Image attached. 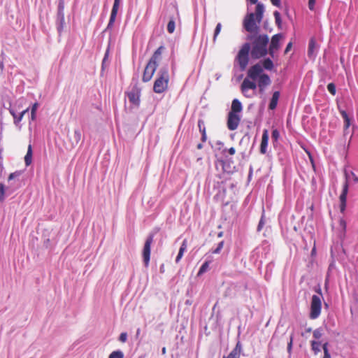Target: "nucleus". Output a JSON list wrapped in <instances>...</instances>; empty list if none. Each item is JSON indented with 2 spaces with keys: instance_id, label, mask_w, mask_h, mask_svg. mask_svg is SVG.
<instances>
[{
  "instance_id": "nucleus-1",
  "label": "nucleus",
  "mask_w": 358,
  "mask_h": 358,
  "mask_svg": "<svg viewBox=\"0 0 358 358\" xmlns=\"http://www.w3.org/2000/svg\"><path fill=\"white\" fill-rule=\"evenodd\" d=\"M247 40L250 41L251 57L257 59L266 55L268 37L266 34L249 35Z\"/></svg>"
},
{
  "instance_id": "nucleus-2",
  "label": "nucleus",
  "mask_w": 358,
  "mask_h": 358,
  "mask_svg": "<svg viewBox=\"0 0 358 358\" xmlns=\"http://www.w3.org/2000/svg\"><path fill=\"white\" fill-rule=\"evenodd\" d=\"M264 12V5L257 3L255 8V13H248L243 20V27L249 33L257 34L259 30V24L263 19Z\"/></svg>"
},
{
  "instance_id": "nucleus-3",
  "label": "nucleus",
  "mask_w": 358,
  "mask_h": 358,
  "mask_svg": "<svg viewBox=\"0 0 358 358\" xmlns=\"http://www.w3.org/2000/svg\"><path fill=\"white\" fill-rule=\"evenodd\" d=\"M169 82V75L168 69L166 68L160 69L158 77L154 83V92L157 94L163 93L168 89Z\"/></svg>"
},
{
  "instance_id": "nucleus-4",
  "label": "nucleus",
  "mask_w": 358,
  "mask_h": 358,
  "mask_svg": "<svg viewBox=\"0 0 358 358\" xmlns=\"http://www.w3.org/2000/svg\"><path fill=\"white\" fill-rule=\"evenodd\" d=\"M317 292H318L319 295H313L311 299L310 311L309 313V317L311 320L317 319L321 313V298L322 296V294L320 288H319Z\"/></svg>"
},
{
  "instance_id": "nucleus-5",
  "label": "nucleus",
  "mask_w": 358,
  "mask_h": 358,
  "mask_svg": "<svg viewBox=\"0 0 358 358\" xmlns=\"http://www.w3.org/2000/svg\"><path fill=\"white\" fill-rule=\"evenodd\" d=\"M250 48V43H244L237 55L236 60L241 71H244L248 64Z\"/></svg>"
},
{
  "instance_id": "nucleus-6",
  "label": "nucleus",
  "mask_w": 358,
  "mask_h": 358,
  "mask_svg": "<svg viewBox=\"0 0 358 358\" xmlns=\"http://www.w3.org/2000/svg\"><path fill=\"white\" fill-rule=\"evenodd\" d=\"M345 181L343 186V190L340 195L339 199H340V210L341 213H344L345 208H346V201H347V195L348 192V181L350 175L345 171Z\"/></svg>"
},
{
  "instance_id": "nucleus-7",
  "label": "nucleus",
  "mask_w": 358,
  "mask_h": 358,
  "mask_svg": "<svg viewBox=\"0 0 358 358\" xmlns=\"http://www.w3.org/2000/svg\"><path fill=\"white\" fill-rule=\"evenodd\" d=\"M154 235L150 234L144 244L143 250V258L145 266L147 267L149 265L150 259V247L151 244L153 242Z\"/></svg>"
},
{
  "instance_id": "nucleus-8",
  "label": "nucleus",
  "mask_w": 358,
  "mask_h": 358,
  "mask_svg": "<svg viewBox=\"0 0 358 358\" xmlns=\"http://www.w3.org/2000/svg\"><path fill=\"white\" fill-rule=\"evenodd\" d=\"M257 84L255 83V80H251L248 76L245 78L243 83L241 85V90L243 94L248 98L251 97L252 96L248 94V91L249 90H256Z\"/></svg>"
},
{
  "instance_id": "nucleus-9",
  "label": "nucleus",
  "mask_w": 358,
  "mask_h": 358,
  "mask_svg": "<svg viewBox=\"0 0 358 358\" xmlns=\"http://www.w3.org/2000/svg\"><path fill=\"white\" fill-rule=\"evenodd\" d=\"M241 122V116L238 114L229 113L227 118V128L230 131L236 130Z\"/></svg>"
},
{
  "instance_id": "nucleus-10",
  "label": "nucleus",
  "mask_w": 358,
  "mask_h": 358,
  "mask_svg": "<svg viewBox=\"0 0 358 358\" xmlns=\"http://www.w3.org/2000/svg\"><path fill=\"white\" fill-rule=\"evenodd\" d=\"M157 68L156 64L148 62L143 72L142 78L143 81L145 83L150 81L155 73Z\"/></svg>"
},
{
  "instance_id": "nucleus-11",
  "label": "nucleus",
  "mask_w": 358,
  "mask_h": 358,
  "mask_svg": "<svg viewBox=\"0 0 358 358\" xmlns=\"http://www.w3.org/2000/svg\"><path fill=\"white\" fill-rule=\"evenodd\" d=\"M263 69L259 64L252 66L248 71L247 76L251 80H255L259 76L262 75Z\"/></svg>"
},
{
  "instance_id": "nucleus-12",
  "label": "nucleus",
  "mask_w": 358,
  "mask_h": 358,
  "mask_svg": "<svg viewBox=\"0 0 358 358\" xmlns=\"http://www.w3.org/2000/svg\"><path fill=\"white\" fill-rule=\"evenodd\" d=\"M281 38L282 35L280 34H277L272 36L268 48V52L271 57H273L274 52L280 48Z\"/></svg>"
},
{
  "instance_id": "nucleus-13",
  "label": "nucleus",
  "mask_w": 358,
  "mask_h": 358,
  "mask_svg": "<svg viewBox=\"0 0 358 358\" xmlns=\"http://www.w3.org/2000/svg\"><path fill=\"white\" fill-rule=\"evenodd\" d=\"M165 50L164 46H159L153 53L152 56L150 59L149 62L156 64V66H158L159 62L162 60V54Z\"/></svg>"
},
{
  "instance_id": "nucleus-14",
  "label": "nucleus",
  "mask_w": 358,
  "mask_h": 358,
  "mask_svg": "<svg viewBox=\"0 0 358 358\" xmlns=\"http://www.w3.org/2000/svg\"><path fill=\"white\" fill-rule=\"evenodd\" d=\"M271 79L270 77L266 74L262 73L259 76V78L258 79V87L259 88V92H262L265 87L271 85Z\"/></svg>"
},
{
  "instance_id": "nucleus-15",
  "label": "nucleus",
  "mask_w": 358,
  "mask_h": 358,
  "mask_svg": "<svg viewBox=\"0 0 358 358\" xmlns=\"http://www.w3.org/2000/svg\"><path fill=\"white\" fill-rule=\"evenodd\" d=\"M268 143V131L267 129L263 131L262 141L260 143L259 152L261 154H266L267 152V147Z\"/></svg>"
},
{
  "instance_id": "nucleus-16",
  "label": "nucleus",
  "mask_w": 358,
  "mask_h": 358,
  "mask_svg": "<svg viewBox=\"0 0 358 358\" xmlns=\"http://www.w3.org/2000/svg\"><path fill=\"white\" fill-rule=\"evenodd\" d=\"M129 101L135 106H138L140 103V94L136 90H132L127 93Z\"/></svg>"
},
{
  "instance_id": "nucleus-17",
  "label": "nucleus",
  "mask_w": 358,
  "mask_h": 358,
  "mask_svg": "<svg viewBox=\"0 0 358 358\" xmlns=\"http://www.w3.org/2000/svg\"><path fill=\"white\" fill-rule=\"evenodd\" d=\"M25 103V99L21 97L16 100L13 103H10L8 110H13L14 113H16L17 110L22 109L23 106Z\"/></svg>"
},
{
  "instance_id": "nucleus-18",
  "label": "nucleus",
  "mask_w": 358,
  "mask_h": 358,
  "mask_svg": "<svg viewBox=\"0 0 358 358\" xmlns=\"http://www.w3.org/2000/svg\"><path fill=\"white\" fill-rule=\"evenodd\" d=\"M242 347L241 343L238 341L236 347L228 355V356H224L223 358H240Z\"/></svg>"
},
{
  "instance_id": "nucleus-19",
  "label": "nucleus",
  "mask_w": 358,
  "mask_h": 358,
  "mask_svg": "<svg viewBox=\"0 0 358 358\" xmlns=\"http://www.w3.org/2000/svg\"><path fill=\"white\" fill-rule=\"evenodd\" d=\"M243 107L240 101L236 99H234L231 103V108L229 113L238 114V113H241Z\"/></svg>"
},
{
  "instance_id": "nucleus-20",
  "label": "nucleus",
  "mask_w": 358,
  "mask_h": 358,
  "mask_svg": "<svg viewBox=\"0 0 358 358\" xmlns=\"http://www.w3.org/2000/svg\"><path fill=\"white\" fill-rule=\"evenodd\" d=\"M198 127L200 133L201 134V141L205 143L207 141L206 129L203 120H198Z\"/></svg>"
},
{
  "instance_id": "nucleus-21",
  "label": "nucleus",
  "mask_w": 358,
  "mask_h": 358,
  "mask_svg": "<svg viewBox=\"0 0 358 358\" xmlns=\"http://www.w3.org/2000/svg\"><path fill=\"white\" fill-rule=\"evenodd\" d=\"M280 92L275 91L273 93L272 97L268 105V108L270 110H274L277 107Z\"/></svg>"
},
{
  "instance_id": "nucleus-22",
  "label": "nucleus",
  "mask_w": 358,
  "mask_h": 358,
  "mask_svg": "<svg viewBox=\"0 0 358 358\" xmlns=\"http://www.w3.org/2000/svg\"><path fill=\"white\" fill-rule=\"evenodd\" d=\"M187 240H184L181 244V246L179 249V252H178V254L176 257V262L178 264L180 259H182V256H183V254L184 252H185V250H187Z\"/></svg>"
},
{
  "instance_id": "nucleus-23",
  "label": "nucleus",
  "mask_w": 358,
  "mask_h": 358,
  "mask_svg": "<svg viewBox=\"0 0 358 358\" xmlns=\"http://www.w3.org/2000/svg\"><path fill=\"white\" fill-rule=\"evenodd\" d=\"M340 113L344 120V129H348L350 126V119L344 110H340Z\"/></svg>"
},
{
  "instance_id": "nucleus-24",
  "label": "nucleus",
  "mask_w": 358,
  "mask_h": 358,
  "mask_svg": "<svg viewBox=\"0 0 358 358\" xmlns=\"http://www.w3.org/2000/svg\"><path fill=\"white\" fill-rule=\"evenodd\" d=\"M32 159V148L31 144L29 145L27 152L24 157V162L27 166H29L31 163Z\"/></svg>"
},
{
  "instance_id": "nucleus-25",
  "label": "nucleus",
  "mask_w": 358,
  "mask_h": 358,
  "mask_svg": "<svg viewBox=\"0 0 358 358\" xmlns=\"http://www.w3.org/2000/svg\"><path fill=\"white\" fill-rule=\"evenodd\" d=\"M64 1L59 0V4H58L57 15L62 20H64Z\"/></svg>"
},
{
  "instance_id": "nucleus-26",
  "label": "nucleus",
  "mask_w": 358,
  "mask_h": 358,
  "mask_svg": "<svg viewBox=\"0 0 358 358\" xmlns=\"http://www.w3.org/2000/svg\"><path fill=\"white\" fill-rule=\"evenodd\" d=\"M10 113L13 117L14 124L17 125L22 120V115H17L16 113H14L13 110H10Z\"/></svg>"
},
{
  "instance_id": "nucleus-27",
  "label": "nucleus",
  "mask_w": 358,
  "mask_h": 358,
  "mask_svg": "<svg viewBox=\"0 0 358 358\" xmlns=\"http://www.w3.org/2000/svg\"><path fill=\"white\" fill-rule=\"evenodd\" d=\"M263 66L266 70H271L273 68V63L269 58H267L263 62Z\"/></svg>"
},
{
  "instance_id": "nucleus-28",
  "label": "nucleus",
  "mask_w": 358,
  "mask_h": 358,
  "mask_svg": "<svg viewBox=\"0 0 358 358\" xmlns=\"http://www.w3.org/2000/svg\"><path fill=\"white\" fill-rule=\"evenodd\" d=\"M315 48V41L313 38H311L309 41L308 44V54L309 56H310Z\"/></svg>"
},
{
  "instance_id": "nucleus-29",
  "label": "nucleus",
  "mask_w": 358,
  "mask_h": 358,
  "mask_svg": "<svg viewBox=\"0 0 358 358\" xmlns=\"http://www.w3.org/2000/svg\"><path fill=\"white\" fill-rule=\"evenodd\" d=\"M38 103L37 102L34 103L31 107V120H35L36 119V110L38 109Z\"/></svg>"
},
{
  "instance_id": "nucleus-30",
  "label": "nucleus",
  "mask_w": 358,
  "mask_h": 358,
  "mask_svg": "<svg viewBox=\"0 0 358 358\" xmlns=\"http://www.w3.org/2000/svg\"><path fill=\"white\" fill-rule=\"evenodd\" d=\"M320 342L315 341H311L312 350L314 351L315 354H317L319 352H320Z\"/></svg>"
},
{
  "instance_id": "nucleus-31",
  "label": "nucleus",
  "mask_w": 358,
  "mask_h": 358,
  "mask_svg": "<svg viewBox=\"0 0 358 358\" xmlns=\"http://www.w3.org/2000/svg\"><path fill=\"white\" fill-rule=\"evenodd\" d=\"M167 31L169 33L172 34L175 31V22L173 19H171L167 24Z\"/></svg>"
},
{
  "instance_id": "nucleus-32",
  "label": "nucleus",
  "mask_w": 358,
  "mask_h": 358,
  "mask_svg": "<svg viewBox=\"0 0 358 358\" xmlns=\"http://www.w3.org/2000/svg\"><path fill=\"white\" fill-rule=\"evenodd\" d=\"M123 352L120 350L113 351L110 353L108 358H123Z\"/></svg>"
},
{
  "instance_id": "nucleus-33",
  "label": "nucleus",
  "mask_w": 358,
  "mask_h": 358,
  "mask_svg": "<svg viewBox=\"0 0 358 358\" xmlns=\"http://www.w3.org/2000/svg\"><path fill=\"white\" fill-rule=\"evenodd\" d=\"M273 15L275 17L276 24L278 25V27H280L281 24H282V20H281L280 13L278 11H275L273 13Z\"/></svg>"
},
{
  "instance_id": "nucleus-34",
  "label": "nucleus",
  "mask_w": 358,
  "mask_h": 358,
  "mask_svg": "<svg viewBox=\"0 0 358 358\" xmlns=\"http://www.w3.org/2000/svg\"><path fill=\"white\" fill-rule=\"evenodd\" d=\"M209 266L208 262H204L202 266L200 267L199 271L198 272V275H200L204 272H206Z\"/></svg>"
},
{
  "instance_id": "nucleus-35",
  "label": "nucleus",
  "mask_w": 358,
  "mask_h": 358,
  "mask_svg": "<svg viewBox=\"0 0 358 358\" xmlns=\"http://www.w3.org/2000/svg\"><path fill=\"white\" fill-rule=\"evenodd\" d=\"M5 199V185L0 183V202H3Z\"/></svg>"
},
{
  "instance_id": "nucleus-36",
  "label": "nucleus",
  "mask_w": 358,
  "mask_h": 358,
  "mask_svg": "<svg viewBox=\"0 0 358 358\" xmlns=\"http://www.w3.org/2000/svg\"><path fill=\"white\" fill-rule=\"evenodd\" d=\"M327 90L328 91L332 94L335 95L336 90V86L333 83H329L327 85Z\"/></svg>"
},
{
  "instance_id": "nucleus-37",
  "label": "nucleus",
  "mask_w": 358,
  "mask_h": 358,
  "mask_svg": "<svg viewBox=\"0 0 358 358\" xmlns=\"http://www.w3.org/2000/svg\"><path fill=\"white\" fill-rule=\"evenodd\" d=\"M222 29V24L220 23H218L215 27L214 36H213V41H215L216 40L217 36L220 34Z\"/></svg>"
},
{
  "instance_id": "nucleus-38",
  "label": "nucleus",
  "mask_w": 358,
  "mask_h": 358,
  "mask_svg": "<svg viewBox=\"0 0 358 358\" xmlns=\"http://www.w3.org/2000/svg\"><path fill=\"white\" fill-rule=\"evenodd\" d=\"M339 225L342 228L343 234H345L346 232V227H347V224H346L345 220H343V218L340 219Z\"/></svg>"
},
{
  "instance_id": "nucleus-39",
  "label": "nucleus",
  "mask_w": 358,
  "mask_h": 358,
  "mask_svg": "<svg viewBox=\"0 0 358 358\" xmlns=\"http://www.w3.org/2000/svg\"><path fill=\"white\" fill-rule=\"evenodd\" d=\"M322 332L320 329H317L313 331V337L316 339H319L322 337Z\"/></svg>"
},
{
  "instance_id": "nucleus-40",
  "label": "nucleus",
  "mask_w": 358,
  "mask_h": 358,
  "mask_svg": "<svg viewBox=\"0 0 358 358\" xmlns=\"http://www.w3.org/2000/svg\"><path fill=\"white\" fill-rule=\"evenodd\" d=\"M116 15H117V14L110 13V17L109 22L108 24V28H110V27H112L113 25V23L116 18Z\"/></svg>"
},
{
  "instance_id": "nucleus-41",
  "label": "nucleus",
  "mask_w": 358,
  "mask_h": 358,
  "mask_svg": "<svg viewBox=\"0 0 358 358\" xmlns=\"http://www.w3.org/2000/svg\"><path fill=\"white\" fill-rule=\"evenodd\" d=\"M271 137L275 141H277L280 137L279 131L277 129H273L272 131Z\"/></svg>"
},
{
  "instance_id": "nucleus-42",
  "label": "nucleus",
  "mask_w": 358,
  "mask_h": 358,
  "mask_svg": "<svg viewBox=\"0 0 358 358\" xmlns=\"http://www.w3.org/2000/svg\"><path fill=\"white\" fill-rule=\"evenodd\" d=\"M223 246H224V241L220 242L217 247L213 251V253H214V254L220 253L221 250L222 249Z\"/></svg>"
},
{
  "instance_id": "nucleus-43",
  "label": "nucleus",
  "mask_w": 358,
  "mask_h": 358,
  "mask_svg": "<svg viewBox=\"0 0 358 358\" xmlns=\"http://www.w3.org/2000/svg\"><path fill=\"white\" fill-rule=\"evenodd\" d=\"M236 149L234 148L231 147V148H230L229 149H224L223 150V154L227 152L230 155H234L236 154Z\"/></svg>"
},
{
  "instance_id": "nucleus-44",
  "label": "nucleus",
  "mask_w": 358,
  "mask_h": 358,
  "mask_svg": "<svg viewBox=\"0 0 358 358\" xmlns=\"http://www.w3.org/2000/svg\"><path fill=\"white\" fill-rule=\"evenodd\" d=\"M21 175V171H15L14 173H11L8 176V180H11L16 177H18Z\"/></svg>"
},
{
  "instance_id": "nucleus-45",
  "label": "nucleus",
  "mask_w": 358,
  "mask_h": 358,
  "mask_svg": "<svg viewBox=\"0 0 358 358\" xmlns=\"http://www.w3.org/2000/svg\"><path fill=\"white\" fill-rule=\"evenodd\" d=\"M127 339V334L126 332L121 333L119 337L120 341L125 343Z\"/></svg>"
},
{
  "instance_id": "nucleus-46",
  "label": "nucleus",
  "mask_w": 358,
  "mask_h": 358,
  "mask_svg": "<svg viewBox=\"0 0 358 358\" xmlns=\"http://www.w3.org/2000/svg\"><path fill=\"white\" fill-rule=\"evenodd\" d=\"M119 5H120V3H118V2L117 3V2L114 1L113 6V8H112V10H111V13H114V14H117V13Z\"/></svg>"
},
{
  "instance_id": "nucleus-47",
  "label": "nucleus",
  "mask_w": 358,
  "mask_h": 358,
  "mask_svg": "<svg viewBox=\"0 0 358 358\" xmlns=\"http://www.w3.org/2000/svg\"><path fill=\"white\" fill-rule=\"evenodd\" d=\"M315 0H308V8L310 10L315 8Z\"/></svg>"
},
{
  "instance_id": "nucleus-48",
  "label": "nucleus",
  "mask_w": 358,
  "mask_h": 358,
  "mask_svg": "<svg viewBox=\"0 0 358 358\" xmlns=\"http://www.w3.org/2000/svg\"><path fill=\"white\" fill-rule=\"evenodd\" d=\"M271 2L273 6L276 7L280 8L281 6L280 0H271Z\"/></svg>"
},
{
  "instance_id": "nucleus-49",
  "label": "nucleus",
  "mask_w": 358,
  "mask_h": 358,
  "mask_svg": "<svg viewBox=\"0 0 358 358\" xmlns=\"http://www.w3.org/2000/svg\"><path fill=\"white\" fill-rule=\"evenodd\" d=\"M350 174L352 176L354 182L357 183L358 182V176H356L355 173L352 171H351Z\"/></svg>"
},
{
  "instance_id": "nucleus-50",
  "label": "nucleus",
  "mask_w": 358,
  "mask_h": 358,
  "mask_svg": "<svg viewBox=\"0 0 358 358\" xmlns=\"http://www.w3.org/2000/svg\"><path fill=\"white\" fill-rule=\"evenodd\" d=\"M292 42H289L287 45V47L285 50V54H287L289 50L290 49L292 48Z\"/></svg>"
},
{
  "instance_id": "nucleus-51",
  "label": "nucleus",
  "mask_w": 358,
  "mask_h": 358,
  "mask_svg": "<svg viewBox=\"0 0 358 358\" xmlns=\"http://www.w3.org/2000/svg\"><path fill=\"white\" fill-rule=\"evenodd\" d=\"M328 343H325L322 345V349L324 350V353L329 352L328 348H327Z\"/></svg>"
},
{
  "instance_id": "nucleus-52",
  "label": "nucleus",
  "mask_w": 358,
  "mask_h": 358,
  "mask_svg": "<svg viewBox=\"0 0 358 358\" xmlns=\"http://www.w3.org/2000/svg\"><path fill=\"white\" fill-rule=\"evenodd\" d=\"M29 111V108H27L26 109L22 110L19 115H22V118H23L24 115Z\"/></svg>"
},
{
  "instance_id": "nucleus-53",
  "label": "nucleus",
  "mask_w": 358,
  "mask_h": 358,
  "mask_svg": "<svg viewBox=\"0 0 358 358\" xmlns=\"http://www.w3.org/2000/svg\"><path fill=\"white\" fill-rule=\"evenodd\" d=\"M292 341H293V338H292V336H291V338H290V341H289V343H288V346H287L288 350H291V348H292Z\"/></svg>"
},
{
  "instance_id": "nucleus-54",
  "label": "nucleus",
  "mask_w": 358,
  "mask_h": 358,
  "mask_svg": "<svg viewBox=\"0 0 358 358\" xmlns=\"http://www.w3.org/2000/svg\"><path fill=\"white\" fill-rule=\"evenodd\" d=\"M249 1L251 4H257V0H247Z\"/></svg>"
},
{
  "instance_id": "nucleus-55",
  "label": "nucleus",
  "mask_w": 358,
  "mask_h": 358,
  "mask_svg": "<svg viewBox=\"0 0 358 358\" xmlns=\"http://www.w3.org/2000/svg\"><path fill=\"white\" fill-rule=\"evenodd\" d=\"M263 224V220L262 219L260 220L259 223V225H258V230H261V228H262V225Z\"/></svg>"
},
{
  "instance_id": "nucleus-56",
  "label": "nucleus",
  "mask_w": 358,
  "mask_h": 358,
  "mask_svg": "<svg viewBox=\"0 0 358 358\" xmlns=\"http://www.w3.org/2000/svg\"><path fill=\"white\" fill-rule=\"evenodd\" d=\"M323 358H331V355L329 352L324 353V357Z\"/></svg>"
},
{
  "instance_id": "nucleus-57",
  "label": "nucleus",
  "mask_w": 358,
  "mask_h": 358,
  "mask_svg": "<svg viewBox=\"0 0 358 358\" xmlns=\"http://www.w3.org/2000/svg\"><path fill=\"white\" fill-rule=\"evenodd\" d=\"M75 135H76L78 138L80 139V134L78 131H75Z\"/></svg>"
},
{
  "instance_id": "nucleus-58",
  "label": "nucleus",
  "mask_w": 358,
  "mask_h": 358,
  "mask_svg": "<svg viewBox=\"0 0 358 358\" xmlns=\"http://www.w3.org/2000/svg\"><path fill=\"white\" fill-rule=\"evenodd\" d=\"M202 148H203V144L202 143H199L197 145V149L201 150Z\"/></svg>"
},
{
  "instance_id": "nucleus-59",
  "label": "nucleus",
  "mask_w": 358,
  "mask_h": 358,
  "mask_svg": "<svg viewBox=\"0 0 358 358\" xmlns=\"http://www.w3.org/2000/svg\"><path fill=\"white\" fill-rule=\"evenodd\" d=\"M162 354H163V355H165V354H166V348H165V347H164V348H162Z\"/></svg>"
},
{
  "instance_id": "nucleus-60",
  "label": "nucleus",
  "mask_w": 358,
  "mask_h": 358,
  "mask_svg": "<svg viewBox=\"0 0 358 358\" xmlns=\"http://www.w3.org/2000/svg\"><path fill=\"white\" fill-rule=\"evenodd\" d=\"M114 1H115V2H117H117H118V3H120V0H114Z\"/></svg>"
},
{
  "instance_id": "nucleus-61",
  "label": "nucleus",
  "mask_w": 358,
  "mask_h": 358,
  "mask_svg": "<svg viewBox=\"0 0 358 358\" xmlns=\"http://www.w3.org/2000/svg\"><path fill=\"white\" fill-rule=\"evenodd\" d=\"M310 331H311V329H310V328H309V329H307V331H308V332H310Z\"/></svg>"
}]
</instances>
